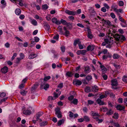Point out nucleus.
I'll use <instances>...</instances> for the list:
<instances>
[{
  "label": "nucleus",
  "mask_w": 127,
  "mask_h": 127,
  "mask_svg": "<svg viewBox=\"0 0 127 127\" xmlns=\"http://www.w3.org/2000/svg\"><path fill=\"white\" fill-rule=\"evenodd\" d=\"M60 48L62 52H64L65 50V47L64 46H62Z\"/></svg>",
  "instance_id": "53"
},
{
  "label": "nucleus",
  "mask_w": 127,
  "mask_h": 127,
  "mask_svg": "<svg viewBox=\"0 0 127 127\" xmlns=\"http://www.w3.org/2000/svg\"><path fill=\"white\" fill-rule=\"evenodd\" d=\"M102 116L99 115L97 112H96V117L98 119H102Z\"/></svg>",
  "instance_id": "38"
},
{
  "label": "nucleus",
  "mask_w": 127,
  "mask_h": 127,
  "mask_svg": "<svg viewBox=\"0 0 127 127\" xmlns=\"http://www.w3.org/2000/svg\"><path fill=\"white\" fill-rule=\"evenodd\" d=\"M101 109L102 110H103V111L104 112H106L108 110V108L107 107L104 106L102 107L101 108Z\"/></svg>",
  "instance_id": "40"
},
{
  "label": "nucleus",
  "mask_w": 127,
  "mask_h": 127,
  "mask_svg": "<svg viewBox=\"0 0 127 127\" xmlns=\"http://www.w3.org/2000/svg\"><path fill=\"white\" fill-rule=\"evenodd\" d=\"M107 111V112L106 113V114L108 115H111L113 113V111L111 109L109 110H108V111Z\"/></svg>",
  "instance_id": "27"
},
{
  "label": "nucleus",
  "mask_w": 127,
  "mask_h": 127,
  "mask_svg": "<svg viewBox=\"0 0 127 127\" xmlns=\"http://www.w3.org/2000/svg\"><path fill=\"white\" fill-rule=\"evenodd\" d=\"M96 121L97 122H98V123H99L102 122L103 120L102 119H98L97 118H96Z\"/></svg>",
  "instance_id": "51"
},
{
  "label": "nucleus",
  "mask_w": 127,
  "mask_h": 127,
  "mask_svg": "<svg viewBox=\"0 0 127 127\" xmlns=\"http://www.w3.org/2000/svg\"><path fill=\"white\" fill-rule=\"evenodd\" d=\"M61 93V92H59L58 94H57L56 93H54V96L55 98L58 97L60 95Z\"/></svg>",
  "instance_id": "42"
},
{
  "label": "nucleus",
  "mask_w": 127,
  "mask_h": 127,
  "mask_svg": "<svg viewBox=\"0 0 127 127\" xmlns=\"http://www.w3.org/2000/svg\"><path fill=\"white\" fill-rule=\"evenodd\" d=\"M89 12L91 15V17H93V16H94L95 15V11L94 9L92 8H91L89 10Z\"/></svg>",
  "instance_id": "12"
},
{
  "label": "nucleus",
  "mask_w": 127,
  "mask_h": 127,
  "mask_svg": "<svg viewBox=\"0 0 127 127\" xmlns=\"http://www.w3.org/2000/svg\"><path fill=\"white\" fill-rule=\"evenodd\" d=\"M84 120L86 122H88L90 120L89 117L87 116H85L84 117Z\"/></svg>",
  "instance_id": "33"
},
{
  "label": "nucleus",
  "mask_w": 127,
  "mask_h": 127,
  "mask_svg": "<svg viewBox=\"0 0 127 127\" xmlns=\"http://www.w3.org/2000/svg\"><path fill=\"white\" fill-rule=\"evenodd\" d=\"M52 21L53 23H55V24H58L59 23V21H58L56 18H52Z\"/></svg>",
  "instance_id": "28"
},
{
  "label": "nucleus",
  "mask_w": 127,
  "mask_h": 127,
  "mask_svg": "<svg viewBox=\"0 0 127 127\" xmlns=\"http://www.w3.org/2000/svg\"><path fill=\"white\" fill-rule=\"evenodd\" d=\"M120 55L114 53L113 55V57L114 59H117L120 57Z\"/></svg>",
  "instance_id": "29"
},
{
  "label": "nucleus",
  "mask_w": 127,
  "mask_h": 127,
  "mask_svg": "<svg viewBox=\"0 0 127 127\" xmlns=\"http://www.w3.org/2000/svg\"><path fill=\"white\" fill-rule=\"evenodd\" d=\"M28 79V78L27 77H26V78L23 79L22 81V83L23 84H25V83L26 82Z\"/></svg>",
  "instance_id": "60"
},
{
  "label": "nucleus",
  "mask_w": 127,
  "mask_h": 127,
  "mask_svg": "<svg viewBox=\"0 0 127 127\" xmlns=\"http://www.w3.org/2000/svg\"><path fill=\"white\" fill-rule=\"evenodd\" d=\"M111 85L112 86H117L118 84L117 82V80L116 79H114L111 81Z\"/></svg>",
  "instance_id": "6"
},
{
  "label": "nucleus",
  "mask_w": 127,
  "mask_h": 127,
  "mask_svg": "<svg viewBox=\"0 0 127 127\" xmlns=\"http://www.w3.org/2000/svg\"><path fill=\"white\" fill-rule=\"evenodd\" d=\"M23 113L26 115H29L31 113V111L28 110H25L23 111Z\"/></svg>",
  "instance_id": "19"
},
{
  "label": "nucleus",
  "mask_w": 127,
  "mask_h": 127,
  "mask_svg": "<svg viewBox=\"0 0 127 127\" xmlns=\"http://www.w3.org/2000/svg\"><path fill=\"white\" fill-rule=\"evenodd\" d=\"M92 78V76L91 75L87 76L86 77V79L88 81H89L91 80Z\"/></svg>",
  "instance_id": "55"
},
{
  "label": "nucleus",
  "mask_w": 127,
  "mask_h": 127,
  "mask_svg": "<svg viewBox=\"0 0 127 127\" xmlns=\"http://www.w3.org/2000/svg\"><path fill=\"white\" fill-rule=\"evenodd\" d=\"M37 56L36 54H35L31 53L29 56L28 58L29 59H33L36 57Z\"/></svg>",
  "instance_id": "20"
},
{
  "label": "nucleus",
  "mask_w": 127,
  "mask_h": 127,
  "mask_svg": "<svg viewBox=\"0 0 127 127\" xmlns=\"http://www.w3.org/2000/svg\"><path fill=\"white\" fill-rule=\"evenodd\" d=\"M119 38L121 41H124L126 39L125 37L123 35H120Z\"/></svg>",
  "instance_id": "37"
},
{
  "label": "nucleus",
  "mask_w": 127,
  "mask_h": 127,
  "mask_svg": "<svg viewBox=\"0 0 127 127\" xmlns=\"http://www.w3.org/2000/svg\"><path fill=\"white\" fill-rule=\"evenodd\" d=\"M73 83L76 86H80L82 84V82L81 81L75 79L73 80Z\"/></svg>",
  "instance_id": "4"
},
{
  "label": "nucleus",
  "mask_w": 127,
  "mask_h": 127,
  "mask_svg": "<svg viewBox=\"0 0 127 127\" xmlns=\"http://www.w3.org/2000/svg\"><path fill=\"white\" fill-rule=\"evenodd\" d=\"M119 116L118 113H115L114 114V116H112V118L115 119H117L119 118Z\"/></svg>",
  "instance_id": "31"
},
{
  "label": "nucleus",
  "mask_w": 127,
  "mask_h": 127,
  "mask_svg": "<svg viewBox=\"0 0 127 127\" xmlns=\"http://www.w3.org/2000/svg\"><path fill=\"white\" fill-rule=\"evenodd\" d=\"M91 113V115L93 116L94 119H95V112L94 111H92Z\"/></svg>",
  "instance_id": "61"
},
{
  "label": "nucleus",
  "mask_w": 127,
  "mask_h": 127,
  "mask_svg": "<svg viewBox=\"0 0 127 127\" xmlns=\"http://www.w3.org/2000/svg\"><path fill=\"white\" fill-rule=\"evenodd\" d=\"M73 98L74 96L73 95H71L68 97V99L70 101H72Z\"/></svg>",
  "instance_id": "59"
},
{
  "label": "nucleus",
  "mask_w": 127,
  "mask_h": 127,
  "mask_svg": "<svg viewBox=\"0 0 127 127\" xmlns=\"http://www.w3.org/2000/svg\"><path fill=\"white\" fill-rule=\"evenodd\" d=\"M43 114V113L42 112H39L36 114V116L37 117L36 120L37 121L39 119L40 117L42 116Z\"/></svg>",
  "instance_id": "22"
},
{
  "label": "nucleus",
  "mask_w": 127,
  "mask_h": 127,
  "mask_svg": "<svg viewBox=\"0 0 127 127\" xmlns=\"http://www.w3.org/2000/svg\"><path fill=\"white\" fill-rule=\"evenodd\" d=\"M78 100L77 99L75 98L72 101H70V103L71 104L73 103L74 105H77V104Z\"/></svg>",
  "instance_id": "26"
},
{
  "label": "nucleus",
  "mask_w": 127,
  "mask_h": 127,
  "mask_svg": "<svg viewBox=\"0 0 127 127\" xmlns=\"http://www.w3.org/2000/svg\"><path fill=\"white\" fill-rule=\"evenodd\" d=\"M39 85V84L37 83H35L33 85V86L32 87L31 90L32 91H33L35 90L37 88Z\"/></svg>",
  "instance_id": "18"
},
{
  "label": "nucleus",
  "mask_w": 127,
  "mask_h": 127,
  "mask_svg": "<svg viewBox=\"0 0 127 127\" xmlns=\"http://www.w3.org/2000/svg\"><path fill=\"white\" fill-rule=\"evenodd\" d=\"M1 3L2 5L4 7L6 6V3L5 1L4 0H2L1 1Z\"/></svg>",
  "instance_id": "50"
},
{
  "label": "nucleus",
  "mask_w": 127,
  "mask_h": 127,
  "mask_svg": "<svg viewBox=\"0 0 127 127\" xmlns=\"http://www.w3.org/2000/svg\"><path fill=\"white\" fill-rule=\"evenodd\" d=\"M58 31L59 32V34H63L64 32L62 31V27L61 26H59L58 28Z\"/></svg>",
  "instance_id": "21"
},
{
  "label": "nucleus",
  "mask_w": 127,
  "mask_h": 127,
  "mask_svg": "<svg viewBox=\"0 0 127 127\" xmlns=\"http://www.w3.org/2000/svg\"><path fill=\"white\" fill-rule=\"evenodd\" d=\"M116 5H113L112 7V8L113 9L114 11L115 12L118 13L119 11L120 12L122 13V9H119L118 10L117 9L116 7Z\"/></svg>",
  "instance_id": "15"
},
{
  "label": "nucleus",
  "mask_w": 127,
  "mask_h": 127,
  "mask_svg": "<svg viewBox=\"0 0 127 127\" xmlns=\"http://www.w3.org/2000/svg\"><path fill=\"white\" fill-rule=\"evenodd\" d=\"M72 74L71 72L68 71L66 73V75L68 77H71L72 76Z\"/></svg>",
  "instance_id": "48"
},
{
  "label": "nucleus",
  "mask_w": 127,
  "mask_h": 127,
  "mask_svg": "<svg viewBox=\"0 0 127 127\" xmlns=\"http://www.w3.org/2000/svg\"><path fill=\"white\" fill-rule=\"evenodd\" d=\"M47 122L46 121H44L40 123V126H45L47 125Z\"/></svg>",
  "instance_id": "39"
},
{
  "label": "nucleus",
  "mask_w": 127,
  "mask_h": 127,
  "mask_svg": "<svg viewBox=\"0 0 127 127\" xmlns=\"http://www.w3.org/2000/svg\"><path fill=\"white\" fill-rule=\"evenodd\" d=\"M64 120L63 119L59 121L57 123L58 126H60L62 124L64 123Z\"/></svg>",
  "instance_id": "36"
},
{
  "label": "nucleus",
  "mask_w": 127,
  "mask_h": 127,
  "mask_svg": "<svg viewBox=\"0 0 127 127\" xmlns=\"http://www.w3.org/2000/svg\"><path fill=\"white\" fill-rule=\"evenodd\" d=\"M51 78V76H49L45 77L43 79H40L39 82V83L41 84V88L43 87V85L45 84V82L47 81L48 80L50 79Z\"/></svg>",
  "instance_id": "2"
},
{
  "label": "nucleus",
  "mask_w": 127,
  "mask_h": 127,
  "mask_svg": "<svg viewBox=\"0 0 127 127\" xmlns=\"http://www.w3.org/2000/svg\"><path fill=\"white\" fill-rule=\"evenodd\" d=\"M27 93L28 92L27 91H25L24 90H22L20 91V93L23 96L26 95Z\"/></svg>",
  "instance_id": "24"
},
{
  "label": "nucleus",
  "mask_w": 127,
  "mask_h": 127,
  "mask_svg": "<svg viewBox=\"0 0 127 127\" xmlns=\"http://www.w3.org/2000/svg\"><path fill=\"white\" fill-rule=\"evenodd\" d=\"M44 27L47 31H49V30L50 29V26L49 24H44Z\"/></svg>",
  "instance_id": "32"
},
{
  "label": "nucleus",
  "mask_w": 127,
  "mask_h": 127,
  "mask_svg": "<svg viewBox=\"0 0 127 127\" xmlns=\"http://www.w3.org/2000/svg\"><path fill=\"white\" fill-rule=\"evenodd\" d=\"M118 101L119 103H122L123 102V98H119L118 100Z\"/></svg>",
  "instance_id": "63"
},
{
  "label": "nucleus",
  "mask_w": 127,
  "mask_h": 127,
  "mask_svg": "<svg viewBox=\"0 0 127 127\" xmlns=\"http://www.w3.org/2000/svg\"><path fill=\"white\" fill-rule=\"evenodd\" d=\"M49 87V85L48 84L45 85L43 87V89L45 90H47V88Z\"/></svg>",
  "instance_id": "58"
},
{
  "label": "nucleus",
  "mask_w": 127,
  "mask_h": 127,
  "mask_svg": "<svg viewBox=\"0 0 127 127\" xmlns=\"http://www.w3.org/2000/svg\"><path fill=\"white\" fill-rule=\"evenodd\" d=\"M124 3L123 1H120L119 2V4L120 6H123L124 5Z\"/></svg>",
  "instance_id": "64"
},
{
  "label": "nucleus",
  "mask_w": 127,
  "mask_h": 127,
  "mask_svg": "<svg viewBox=\"0 0 127 127\" xmlns=\"http://www.w3.org/2000/svg\"><path fill=\"white\" fill-rule=\"evenodd\" d=\"M96 102L100 105H103L105 103L100 99H98L96 100Z\"/></svg>",
  "instance_id": "23"
},
{
  "label": "nucleus",
  "mask_w": 127,
  "mask_h": 127,
  "mask_svg": "<svg viewBox=\"0 0 127 127\" xmlns=\"http://www.w3.org/2000/svg\"><path fill=\"white\" fill-rule=\"evenodd\" d=\"M116 108L117 110L120 111L125 109V107L124 106H123L120 104H118L117 105Z\"/></svg>",
  "instance_id": "10"
},
{
  "label": "nucleus",
  "mask_w": 127,
  "mask_h": 127,
  "mask_svg": "<svg viewBox=\"0 0 127 127\" xmlns=\"http://www.w3.org/2000/svg\"><path fill=\"white\" fill-rule=\"evenodd\" d=\"M24 86L25 84H23L22 83L19 86V88L20 89H22L24 88Z\"/></svg>",
  "instance_id": "57"
},
{
  "label": "nucleus",
  "mask_w": 127,
  "mask_h": 127,
  "mask_svg": "<svg viewBox=\"0 0 127 127\" xmlns=\"http://www.w3.org/2000/svg\"><path fill=\"white\" fill-rule=\"evenodd\" d=\"M80 43V42L79 41V40L78 39L75 40L73 44L75 46L77 43L79 44Z\"/></svg>",
  "instance_id": "46"
},
{
  "label": "nucleus",
  "mask_w": 127,
  "mask_h": 127,
  "mask_svg": "<svg viewBox=\"0 0 127 127\" xmlns=\"http://www.w3.org/2000/svg\"><path fill=\"white\" fill-rule=\"evenodd\" d=\"M87 51L85 50H79L76 53L78 55H80L81 54L83 55H85Z\"/></svg>",
  "instance_id": "7"
},
{
  "label": "nucleus",
  "mask_w": 127,
  "mask_h": 127,
  "mask_svg": "<svg viewBox=\"0 0 127 127\" xmlns=\"http://www.w3.org/2000/svg\"><path fill=\"white\" fill-rule=\"evenodd\" d=\"M55 114L59 118H61L62 117V112L60 111V109L58 107L55 108Z\"/></svg>",
  "instance_id": "3"
},
{
  "label": "nucleus",
  "mask_w": 127,
  "mask_h": 127,
  "mask_svg": "<svg viewBox=\"0 0 127 127\" xmlns=\"http://www.w3.org/2000/svg\"><path fill=\"white\" fill-rule=\"evenodd\" d=\"M123 81L125 82H127V76L124 75L122 78Z\"/></svg>",
  "instance_id": "44"
},
{
  "label": "nucleus",
  "mask_w": 127,
  "mask_h": 127,
  "mask_svg": "<svg viewBox=\"0 0 127 127\" xmlns=\"http://www.w3.org/2000/svg\"><path fill=\"white\" fill-rule=\"evenodd\" d=\"M113 125L116 127H120V125L118 122L114 123V124Z\"/></svg>",
  "instance_id": "56"
},
{
  "label": "nucleus",
  "mask_w": 127,
  "mask_h": 127,
  "mask_svg": "<svg viewBox=\"0 0 127 127\" xmlns=\"http://www.w3.org/2000/svg\"><path fill=\"white\" fill-rule=\"evenodd\" d=\"M101 75L104 80H106L107 79L108 76L106 74H102Z\"/></svg>",
  "instance_id": "45"
},
{
  "label": "nucleus",
  "mask_w": 127,
  "mask_h": 127,
  "mask_svg": "<svg viewBox=\"0 0 127 127\" xmlns=\"http://www.w3.org/2000/svg\"><path fill=\"white\" fill-rule=\"evenodd\" d=\"M113 66L115 67L117 69H119L121 67V66L120 65H118L115 63H114L113 64Z\"/></svg>",
  "instance_id": "43"
},
{
  "label": "nucleus",
  "mask_w": 127,
  "mask_h": 127,
  "mask_svg": "<svg viewBox=\"0 0 127 127\" xmlns=\"http://www.w3.org/2000/svg\"><path fill=\"white\" fill-rule=\"evenodd\" d=\"M12 2L15 3H16V2L18 1L19 2V5L21 6H22L23 5V0H13Z\"/></svg>",
  "instance_id": "17"
},
{
  "label": "nucleus",
  "mask_w": 127,
  "mask_h": 127,
  "mask_svg": "<svg viewBox=\"0 0 127 127\" xmlns=\"http://www.w3.org/2000/svg\"><path fill=\"white\" fill-rule=\"evenodd\" d=\"M6 94L4 92L0 93V97L1 98H3L6 96Z\"/></svg>",
  "instance_id": "41"
},
{
  "label": "nucleus",
  "mask_w": 127,
  "mask_h": 127,
  "mask_svg": "<svg viewBox=\"0 0 127 127\" xmlns=\"http://www.w3.org/2000/svg\"><path fill=\"white\" fill-rule=\"evenodd\" d=\"M35 41L36 42H38L40 40L39 38L37 37H34Z\"/></svg>",
  "instance_id": "62"
},
{
  "label": "nucleus",
  "mask_w": 127,
  "mask_h": 127,
  "mask_svg": "<svg viewBox=\"0 0 127 127\" xmlns=\"http://www.w3.org/2000/svg\"><path fill=\"white\" fill-rule=\"evenodd\" d=\"M64 30L65 31V33L64 34V35L66 36H68L70 34L69 32L67 30L66 27H64Z\"/></svg>",
  "instance_id": "16"
},
{
  "label": "nucleus",
  "mask_w": 127,
  "mask_h": 127,
  "mask_svg": "<svg viewBox=\"0 0 127 127\" xmlns=\"http://www.w3.org/2000/svg\"><path fill=\"white\" fill-rule=\"evenodd\" d=\"M100 66V68L101 69L102 72V74H105L107 71V68L104 65H101Z\"/></svg>",
  "instance_id": "13"
},
{
  "label": "nucleus",
  "mask_w": 127,
  "mask_h": 127,
  "mask_svg": "<svg viewBox=\"0 0 127 127\" xmlns=\"http://www.w3.org/2000/svg\"><path fill=\"white\" fill-rule=\"evenodd\" d=\"M8 70V68L6 66H5L1 68V71L2 73L5 74L7 72Z\"/></svg>",
  "instance_id": "11"
},
{
  "label": "nucleus",
  "mask_w": 127,
  "mask_h": 127,
  "mask_svg": "<svg viewBox=\"0 0 127 127\" xmlns=\"http://www.w3.org/2000/svg\"><path fill=\"white\" fill-rule=\"evenodd\" d=\"M48 8L47 5L45 4L42 5V8L43 9L45 10L47 9Z\"/></svg>",
  "instance_id": "52"
},
{
  "label": "nucleus",
  "mask_w": 127,
  "mask_h": 127,
  "mask_svg": "<svg viewBox=\"0 0 127 127\" xmlns=\"http://www.w3.org/2000/svg\"><path fill=\"white\" fill-rule=\"evenodd\" d=\"M84 71L86 73H89L90 71V70L89 67L87 66L85 67Z\"/></svg>",
  "instance_id": "25"
},
{
  "label": "nucleus",
  "mask_w": 127,
  "mask_h": 127,
  "mask_svg": "<svg viewBox=\"0 0 127 127\" xmlns=\"http://www.w3.org/2000/svg\"><path fill=\"white\" fill-rule=\"evenodd\" d=\"M67 29H71L72 27V24H65Z\"/></svg>",
  "instance_id": "34"
},
{
  "label": "nucleus",
  "mask_w": 127,
  "mask_h": 127,
  "mask_svg": "<svg viewBox=\"0 0 127 127\" xmlns=\"http://www.w3.org/2000/svg\"><path fill=\"white\" fill-rule=\"evenodd\" d=\"M34 18L37 20L38 19L39 20H41L42 19L41 17H39L38 15H37L35 16L34 17Z\"/></svg>",
  "instance_id": "49"
},
{
  "label": "nucleus",
  "mask_w": 127,
  "mask_h": 127,
  "mask_svg": "<svg viewBox=\"0 0 127 127\" xmlns=\"http://www.w3.org/2000/svg\"><path fill=\"white\" fill-rule=\"evenodd\" d=\"M108 25L107 26H109V27H106L107 29L106 30L105 28H103V29L104 30L107 31V30H108L109 35L111 34V36H115V34H114V33H116V31L114 29V28H115V26L113 25L111 26L110 25L111 24H102V26H105V25Z\"/></svg>",
  "instance_id": "1"
},
{
  "label": "nucleus",
  "mask_w": 127,
  "mask_h": 127,
  "mask_svg": "<svg viewBox=\"0 0 127 127\" xmlns=\"http://www.w3.org/2000/svg\"><path fill=\"white\" fill-rule=\"evenodd\" d=\"M97 17L101 20L100 23H102L103 24H110V22L108 20H105L104 19H102L101 18L98 16H97Z\"/></svg>",
  "instance_id": "5"
},
{
  "label": "nucleus",
  "mask_w": 127,
  "mask_h": 127,
  "mask_svg": "<svg viewBox=\"0 0 127 127\" xmlns=\"http://www.w3.org/2000/svg\"><path fill=\"white\" fill-rule=\"evenodd\" d=\"M8 97H6L0 100V103H1L2 102L5 101L8 99Z\"/></svg>",
  "instance_id": "54"
},
{
  "label": "nucleus",
  "mask_w": 127,
  "mask_h": 127,
  "mask_svg": "<svg viewBox=\"0 0 127 127\" xmlns=\"http://www.w3.org/2000/svg\"><path fill=\"white\" fill-rule=\"evenodd\" d=\"M21 12V11L20 9L17 8L16 9L15 13L16 14L18 15L20 14Z\"/></svg>",
  "instance_id": "30"
},
{
  "label": "nucleus",
  "mask_w": 127,
  "mask_h": 127,
  "mask_svg": "<svg viewBox=\"0 0 127 127\" xmlns=\"http://www.w3.org/2000/svg\"><path fill=\"white\" fill-rule=\"evenodd\" d=\"M95 46L94 45H89L87 48V51H92L95 48Z\"/></svg>",
  "instance_id": "9"
},
{
  "label": "nucleus",
  "mask_w": 127,
  "mask_h": 127,
  "mask_svg": "<svg viewBox=\"0 0 127 127\" xmlns=\"http://www.w3.org/2000/svg\"><path fill=\"white\" fill-rule=\"evenodd\" d=\"M65 12L66 13L70 15H74L76 14L75 11H71L68 10H65Z\"/></svg>",
  "instance_id": "8"
},
{
  "label": "nucleus",
  "mask_w": 127,
  "mask_h": 127,
  "mask_svg": "<svg viewBox=\"0 0 127 127\" xmlns=\"http://www.w3.org/2000/svg\"><path fill=\"white\" fill-rule=\"evenodd\" d=\"M85 91L86 93H88L91 91V88L89 87H87L85 88Z\"/></svg>",
  "instance_id": "35"
},
{
  "label": "nucleus",
  "mask_w": 127,
  "mask_h": 127,
  "mask_svg": "<svg viewBox=\"0 0 127 127\" xmlns=\"http://www.w3.org/2000/svg\"><path fill=\"white\" fill-rule=\"evenodd\" d=\"M119 20L122 22L125 23H126V21H124V20L122 18V17H121V16H119Z\"/></svg>",
  "instance_id": "47"
},
{
  "label": "nucleus",
  "mask_w": 127,
  "mask_h": 127,
  "mask_svg": "<svg viewBox=\"0 0 127 127\" xmlns=\"http://www.w3.org/2000/svg\"><path fill=\"white\" fill-rule=\"evenodd\" d=\"M87 31L88 32V38L91 39L92 38L93 36L91 33V32L90 29L88 28H87Z\"/></svg>",
  "instance_id": "14"
}]
</instances>
